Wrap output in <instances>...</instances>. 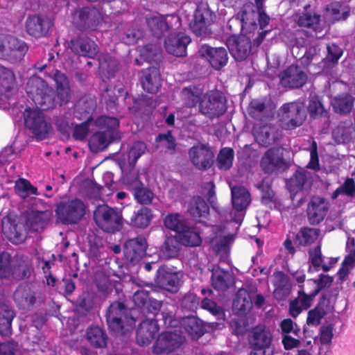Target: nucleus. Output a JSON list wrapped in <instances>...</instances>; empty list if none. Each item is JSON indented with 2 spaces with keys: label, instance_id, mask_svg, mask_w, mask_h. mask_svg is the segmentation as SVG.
Masks as SVG:
<instances>
[{
  "label": "nucleus",
  "instance_id": "obj_17",
  "mask_svg": "<svg viewBox=\"0 0 355 355\" xmlns=\"http://www.w3.org/2000/svg\"><path fill=\"white\" fill-rule=\"evenodd\" d=\"M67 46L74 54L89 58H94L98 52L96 42L83 34L71 38Z\"/></svg>",
  "mask_w": 355,
  "mask_h": 355
},
{
  "label": "nucleus",
  "instance_id": "obj_37",
  "mask_svg": "<svg viewBox=\"0 0 355 355\" xmlns=\"http://www.w3.org/2000/svg\"><path fill=\"white\" fill-rule=\"evenodd\" d=\"M51 214L49 211L31 210L26 217V224L35 232L42 230L48 223Z\"/></svg>",
  "mask_w": 355,
  "mask_h": 355
},
{
  "label": "nucleus",
  "instance_id": "obj_8",
  "mask_svg": "<svg viewBox=\"0 0 355 355\" xmlns=\"http://www.w3.org/2000/svg\"><path fill=\"white\" fill-rule=\"evenodd\" d=\"M95 103L93 101H79L75 106L74 116L80 120L85 121L76 125L73 131V137L76 140H84L89 132L90 127L94 125V121L91 114L94 112Z\"/></svg>",
  "mask_w": 355,
  "mask_h": 355
},
{
  "label": "nucleus",
  "instance_id": "obj_11",
  "mask_svg": "<svg viewBox=\"0 0 355 355\" xmlns=\"http://www.w3.org/2000/svg\"><path fill=\"white\" fill-rule=\"evenodd\" d=\"M185 336L182 330L167 331L159 335L153 345L155 354H169L179 349L184 343Z\"/></svg>",
  "mask_w": 355,
  "mask_h": 355
},
{
  "label": "nucleus",
  "instance_id": "obj_58",
  "mask_svg": "<svg viewBox=\"0 0 355 355\" xmlns=\"http://www.w3.org/2000/svg\"><path fill=\"white\" fill-rule=\"evenodd\" d=\"M326 311L321 303H319L313 309L308 313L306 323L309 326H318L322 318L325 315Z\"/></svg>",
  "mask_w": 355,
  "mask_h": 355
},
{
  "label": "nucleus",
  "instance_id": "obj_50",
  "mask_svg": "<svg viewBox=\"0 0 355 355\" xmlns=\"http://www.w3.org/2000/svg\"><path fill=\"white\" fill-rule=\"evenodd\" d=\"M148 24L152 33L157 38L161 37L167 31L164 16H153L148 20Z\"/></svg>",
  "mask_w": 355,
  "mask_h": 355
},
{
  "label": "nucleus",
  "instance_id": "obj_20",
  "mask_svg": "<svg viewBox=\"0 0 355 355\" xmlns=\"http://www.w3.org/2000/svg\"><path fill=\"white\" fill-rule=\"evenodd\" d=\"M155 317L153 315L148 317L139 324L136 336L137 342L139 345L146 346L149 345L157 334L159 327L157 322L161 319H156Z\"/></svg>",
  "mask_w": 355,
  "mask_h": 355
},
{
  "label": "nucleus",
  "instance_id": "obj_19",
  "mask_svg": "<svg viewBox=\"0 0 355 355\" xmlns=\"http://www.w3.org/2000/svg\"><path fill=\"white\" fill-rule=\"evenodd\" d=\"M318 293V288L314 290L306 286H300L298 296L291 301L289 306V313L292 317L296 318L303 310H306L311 305L312 301Z\"/></svg>",
  "mask_w": 355,
  "mask_h": 355
},
{
  "label": "nucleus",
  "instance_id": "obj_25",
  "mask_svg": "<svg viewBox=\"0 0 355 355\" xmlns=\"http://www.w3.org/2000/svg\"><path fill=\"white\" fill-rule=\"evenodd\" d=\"M280 84L284 87L300 88L307 80V76L301 67L291 65L279 75Z\"/></svg>",
  "mask_w": 355,
  "mask_h": 355
},
{
  "label": "nucleus",
  "instance_id": "obj_23",
  "mask_svg": "<svg viewBox=\"0 0 355 355\" xmlns=\"http://www.w3.org/2000/svg\"><path fill=\"white\" fill-rule=\"evenodd\" d=\"M309 272H318L322 270L328 272L337 262V259L325 257L322 254L321 245H317L309 250Z\"/></svg>",
  "mask_w": 355,
  "mask_h": 355
},
{
  "label": "nucleus",
  "instance_id": "obj_21",
  "mask_svg": "<svg viewBox=\"0 0 355 355\" xmlns=\"http://www.w3.org/2000/svg\"><path fill=\"white\" fill-rule=\"evenodd\" d=\"M133 302L136 306L144 313L157 316L162 305V302L155 300L149 296V292L144 289H139L133 295Z\"/></svg>",
  "mask_w": 355,
  "mask_h": 355
},
{
  "label": "nucleus",
  "instance_id": "obj_64",
  "mask_svg": "<svg viewBox=\"0 0 355 355\" xmlns=\"http://www.w3.org/2000/svg\"><path fill=\"white\" fill-rule=\"evenodd\" d=\"M201 306L218 318L223 314L222 309L214 301L207 297L202 300Z\"/></svg>",
  "mask_w": 355,
  "mask_h": 355
},
{
  "label": "nucleus",
  "instance_id": "obj_29",
  "mask_svg": "<svg viewBox=\"0 0 355 355\" xmlns=\"http://www.w3.org/2000/svg\"><path fill=\"white\" fill-rule=\"evenodd\" d=\"M180 282L177 273L166 270L164 266L157 269L155 282L160 288L170 292H175L178 289Z\"/></svg>",
  "mask_w": 355,
  "mask_h": 355
},
{
  "label": "nucleus",
  "instance_id": "obj_9",
  "mask_svg": "<svg viewBox=\"0 0 355 355\" xmlns=\"http://www.w3.org/2000/svg\"><path fill=\"white\" fill-rule=\"evenodd\" d=\"M28 47L22 40L15 37L0 36V58L10 62H17L22 60Z\"/></svg>",
  "mask_w": 355,
  "mask_h": 355
},
{
  "label": "nucleus",
  "instance_id": "obj_41",
  "mask_svg": "<svg viewBox=\"0 0 355 355\" xmlns=\"http://www.w3.org/2000/svg\"><path fill=\"white\" fill-rule=\"evenodd\" d=\"M333 110L336 113H349L354 105V98L349 93H343L335 96L331 102Z\"/></svg>",
  "mask_w": 355,
  "mask_h": 355
},
{
  "label": "nucleus",
  "instance_id": "obj_3",
  "mask_svg": "<svg viewBox=\"0 0 355 355\" xmlns=\"http://www.w3.org/2000/svg\"><path fill=\"white\" fill-rule=\"evenodd\" d=\"M94 126L104 130L96 132L89 139V145L92 151H102L110 144L120 140L121 134L118 130L119 120L117 118L106 115L100 116L95 119Z\"/></svg>",
  "mask_w": 355,
  "mask_h": 355
},
{
  "label": "nucleus",
  "instance_id": "obj_15",
  "mask_svg": "<svg viewBox=\"0 0 355 355\" xmlns=\"http://www.w3.org/2000/svg\"><path fill=\"white\" fill-rule=\"evenodd\" d=\"M85 206L79 199H73L60 203L56 209V214L64 223H76L85 215Z\"/></svg>",
  "mask_w": 355,
  "mask_h": 355
},
{
  "label": "nucleus",
  "instance_id": "obj_7",
  "mask_svg": "<svg viewBox=\"0 0 355 355\" xmlns=\"http://www.w3.org/2000/svg\"><path fill=\"white\" fill-rule=\"evenodd\" d=\"M227 109L226 97L218 90L207 92L199 102L200 113L210 119L219 118L225 113Z\"/></svg>",
  "mask_w": 355,
  "mask_h": 355
},
{
  "label": "nucleus",
  "instance_id": "obj_34",
  "mask_svg": "<svg viewBox=\"0 0 355 355\" xmlns=\"http://www.w3.org/2000/svg\"><path fill=\"white\" fill-rule=\"evenodd\" d=\"M253 135L255 140L260 145L268 146L274 143L277 139L276 128L270 125L254 126Z\"/></svg>",
  "mask_w": 355,
  "mask_h": 355
},
{
  "label": "nucleus",
  "instance_id": "obj_48",
  "mask_svg": "<svg viewBox=\"0 0 355 355\" xmlns=\"http://www.w3.org/2000/svg\"><path fill=\"white\" fill-rule=\"evenodd\" d=\"M257 8L259 25L260 29L263 31L258 33L257 37L254 39V44L259 46L263 41L266 34L269 32V31L263 29L268 25L270 19L262 8L258 6Z\"/></svg>",
  "mask_w": 355,
  "mask_h": 355
},
{
  "label": "nucleus",
  "instance_id": "obj_52",
  "mask_svg": "<svg viewBox=\"0 0 355 355\" xmlns=\"http://www.w3.org/2000/svg\"><path fill=\"white\" fill-rule=\"evenodd\" d=\"M178 252L179 244L178 241L173 237L166 238L162 247L163 257L166 259H172L177 257Z\"/></svg>",
  "mask_w": 355,
  "mask_h": 355
},
{
  "label": "nucleus",
  "instance_id": "obj_46",
  "mask_svg": "<svg viewBox=\"0 0 355 355\" xmlns=\"http://www.w3.org/2000/svg\"><path fill=\"white\" fill-rule=\"evenodd\" d=\"M319 232V230L316 228H301L296 234L295 242L302 246L311 245L317 240Z\"/></svg>",
  "mask_w": 355,
  "mask_h": 355
},
{
  "label": "nucleus",
  "instance_id": "obj_40",
  "mask_svg": "<svg viewBox=\"0 0 355 355\" xmlns=\"http://www.w3.org/2000/svg\"><path fill=\"white\" fill-rule=\"evenodd\" d=\"M99 70L108 78L114 76L119 69V62L108 53H101L98 57Z\"/></svg>",
  "mask_w": 355,
  "mask_h": 355
},
{
  "label": "nucleus",
  "instance_id": "obj_1",
  "mask_svg": "<svg viewBox=\"0 0 355 355\" xmlns=\"http://www.w3.org/2000/svg\"><path fill=\"white\" fill-rule=\"evenodd\" d=\"M42 71L49 73V76L53 79L57 86V94L52 87L42 78L37 76H31L26 85V92L28 96L32 99L35 105L43 110H48L53 108L59 102L60 105L66 104L70 99V87L67 77L63 73L57 69L51 68V64H46L37 67Z\"/></svg>",
  "mask_w": 355,
  "mask_h": 355
},
{
  "label": "nucleus",
  "instance_id": "obj_43",
  "mask_svg": "<svg viewBox=\"0 0 355 355\" xmlns=\"http://www.w3.org/2000/svg\"><path fill=\"white\" fill-rule=\"evenodd\" d=\"M347 249L349 253L343 260L338 272V278L341 282L345 280L349 271L355 267V245L354 241H352V244L347 242Z\"/></svg>",
  "mask_w": 355,
  "mask_h": 355
},
{
  "label": "nucleus",
  "instance_id": "obj_51",
  "mask_svg": "<svg viewBox=\"0 0 355 355\" xmlns=\"http://www.w3.org/2000/svg\"><path fill=\"white\" fill-rule=\"evenodd\" d=\"M340 195L350 198L355 196V182L353 178H347L344 183L332 193L331 198L335 200Z\"/></svg>",
  "mask_w": 355,
  "mask_h": 355
},
{
  "label": "nucleus",
  "instance_id": "obj_12",
  "mask_svg": "<svg viewBox=\"0 0 355 355\" xmlns=\"http://www.w3.org/2000/svg\"><path fill=\"white\" fill-rule=\"evenodd\" d=\"M231 194L233 209L230 213V220L240 224L250 202V194L245 187L241 186L232 187Z\"/></svg>",
  "mask_w": 355,
  "mask_h": 355
},
{
  "label": "nucleus",
  "instance_id": "obj_26",
  "mask_svg": "<svg viewBox=\"0 0 355 355\" xmlns=\"http://www.w3.org/2000/svg\"><path fill=\"white\" fill-rule=\"evenodd\" d=\"M199 53L206 58L214 69L219 70L227 63V53L223 47L214 48L204 44L200 47Z\"/></svg>",
  "mask_w": 355,
  "mask_h": 355
},
{
  "label": "nucleus",
  "instance_id": "obj_62",
  "mask_svg": "<svg viewBox=\"0 0 355 355\" xmlns=\"http://www.w3.org/2000/svg\"><path fill=\"white\" fill-rule=\"evenodd\" d=\"M280 327L283 334L288 335L293 334L298 338H300V329L296 324H294L290 318L283 320L280 323Z\"/></svg>",
  "mask_w": 355,
  "mask_h": 355
},
{
  "label": "nucleus",
  "instance_id": "obj_16",
  "mask_svg": "<svg viewBox=\"0 0 355 355\" xmlns=\"http://www.w3.org/2000/svg\"><path fill=\"white\" fill-rule=\"evenodd\" d=\"M53 26V21L50 17L40 15L28 16L25 23L28 34L36 38L48 36Z\"/></svg>",
  "mask_w": 355,
  "mask_h": 355
},
{
  "label": "nucleus",
  "instance_id": "obj_60",
  "mask_svg": "<svg viewBox=\"0 0 355 355\" xmlns=\"http://www.w3.org/2000/svg\"><path fill=\"white\" fill-rule=\"evenodd\" d=\"M185 223H182L180 220V215L178 214H168L164 218V225L168 229L175 231L177 234L180 232L181 228L184 227Z\"/></svg>",
  "mask_w": 355,
  "mask_h": 355
},
{
  "label": "nucleus",
  "instance_id": "obj_36",
  "mask_svg": "<svg viewBox=\"0 0 355 355\" xmlns=\"http://www.w3.org/2000/svg\"><path fill=\"white\" fill-rule=\"evenodd\" d=\"M180 242L187 246H199L202 243L200 232L198 227L195 225L185 224L178 234Z\"/></svg>",
  "mask_w": 355,
  "mask_h": 355
},
{
  "label": "nucleus",
  "instance_id": "obj_27",
  "mask_svg": "<svg viewBox=\"0 0 355 355\" xmlns=\"http://www.w3.org/2000/svg\"><path fill=\"white\" fill-rule=\"evenodd\" d=\"M191 40L183 33H174L165 40L164 45L166 51L177 57L186 55L187 45Z\"/></svg>",
  "mask_w": 355,
  "mask_h": 355
},
{
  "label": "nucleus",
  "instance_id": "obj_33",
  "mask_svg": "<svg viewBox=\"0 0 355 355\" xmlns=\"http://www.w3.org/2000/svg\"><path fill=\"white\" fill-rule=\"evenodd\" d=\"M272 340V336L268 331L264 329L255 328L250 339V343L252 347V351L257 349H261V351L272 350L271 347Z\"/></svg>",
  "mask_w": 355,
  "mask_h": 355
},
{
  "label": "nucleus",
  "instance_id": "obj_39",
  "mask_svg": "<svg viewBox=\"0 0 355 355\" xmlns=\"http://www.w3.org/2000/svg\"><path fill=\"white\" fill-rule=\"evenodd\" d=\"M14 317V311L8 305L0 304V334L2 336L11 335V324Z\"/></svg>",
  "mask_w": 355,
  "mask_h": 355
},
{
  "label": "nucleus",
  "instance_id": "obj_44",
  "mask_svg": "<svg viewBox=\"0 0 355 355\" xmlns=\"http://www.w3.org/2000/svg\"><path fill=\"white\" fill-rule=\"evenodd\" d=\"M86 337L95 348H103L107 345V336L98 327H90L87 329Z\"/></svg>",
  "mask_w": 355,
  "mask_h": 355
},
{
  "label": "nucleus",
  "instance_id": "obj_35",
  "mask_svg": "<svg viewBox=\"0 0 355 355\" xmlns=\"http://www.w3.org/2000/svg\"><path fill=\"white\" fill-rule=\"evenodd\" d=\"M327 211V208L322 198H313L307 209L308 218L310 223L312 225L320 223L324 218Z\"/></svg>",
  "mask_w": 355,
  "mask_h": 355
},
{
  "label": "nucleus",
  "instance_id": "obj_31",
  "mask_svg": "<svg viewBox=\"0 0 355 355\" xmlns=\"http://www.w3.org/2000/svg\"><path fill=\"white\" fill-rule=\"evenodd\" d=\"M143 89L151 94L156 93L161 87V78L157 67H150L143 71L141 79Z\"/></svg>",
  "mask_w": 355,
  "mask_h": 355
},
{
  "label": "nucleus",
  "instance_id": "obj_59",
  "mask_svg": "<svg viewBox=\"0 0 355 355\" xmlns=\"http://www.w3.org/2000/svg\"><path fill=\"white\" fill-rule=\"evenodd\" d=\"M333 282V278L327 275L321 274L319 278L317 279H308L306 283V286L317 290L318 288V293L322 288L329 287Z\"/></svg>",
  "mask_w": 355,
  "mask_h": 355
},
{
  "label": "nucleus",
  "instance_id": "obj_55",
  "mask_svg": "<svg viewBox=\"0 0 355 355\" xmlns=\"http://www.w3.org/2000/svg\"><path fill=\"white\" fill-rule=\"evenodd\" d=\"M15 82V75L12 70L0 65V90L9 91Z\"/></svg>",
  "mask_w": 355,
  "mask_h": 355
},
{
  "label": "nucleus",
  "instance_id": "obj_10",
  "mask_svg": "<svg viewBox=\"0 0 355 355\" xmlns=\"http://www.w3.org/2000/svg\"><path fill=\"white\" fill-rule=\"evenodd\" d=\"M36 107L38 110L31 109L30 107L25 110L24 113V123L26 127L35 135L37 139H43L48 137L52 127L51 123L45 120L44 114L40 112L42 110L37 105Z\"/></svg>",
  "mask_w": 355,
  "mask_h": 355
},
{
  "label": "nucleus",
  "instance_id": "obj_28",
  "mask_svg": "<svg viewBox=\"0 0 355 355\" xmlns=\"http://www.w3.org/2000/svg\"><path fill=\"white\" fill-rule=\"evenodd\" d=\"M189 155L192 163L198 169L205 170L211 166L214 155L210 149L205 145L192 147Z\"/></svg>",
  "mask_w": 355,
  "mask_h": 355
},
{
  "label": "nucleus",
  "instance_id": "obj_53",
  "mask_svg": "<svg viewBox=\"0 0 355 355\" xmlns=\"http://www.w3.org/2000/svg\"><path fill=\"white\" fill-rule=\"evenodd\" d=\"M14 272L12 265V257L8 252H2L0 253V278H8Z\"/></svg>",
  "mask_w": 355,
  "mask_h": 355
},
{
  "label": "nucleus",
  "instance_id": "obj_22",
  "mask_svg": "<svg viewBox=\"0 0 355 355\" xmlns=\"http://www.w3.org/2000/svg\"><path fill=\"white\" fill-rule=\"evenodd\" d=\"M261 166L266 173L284 171L287 164L283 158L282 150L279 148L268 149L261 160Z\"/></svg>",
  "mask_w": 355,
  "mask_h": 355
},
{
  "label": "nucleus",
  "instance_id": "obj_32",
  "mask_svg": "<svg viewBox=\"0 0 355 355\" xmlns=\"http://www.w3.org/2000/svg\"><path fill=\"white\" fill-rule=\"evenodd\" d=\"M310 178V174L306 171L303 169L296 171L286 182V187L291 196H295L299 191L303 190L306 186L309 185Z\"/></svg>",
  "mask_w": 355,
  "mask_h": 355
},
{
  "label": "nucleus",
  "instance_id": "obj_24",
  "mask_svg": "<svg viewBox=\"0 0 355 355\" xmlns=\"http://www.w3.org/2000/svg\"><path fill=\"white\" fill-rule=\"evenodd\" d=\"M146 249V239L143 236H137L125 241L123 253L127 261L135 264L145 256Z\"/></svg>",
  "mask_w": 355,
  "mask_h": 355
},
{
  "label": "nucleus",
  "instance_id": "obj_5",
  "mask_svg": "<svg viewBox=\"0 0 355 355\" xmlns=\"http://www.w3.org/2000/svg\"><path fill=\"white\" fill-rule=\"evenodd\" d=\"M159 315L162 317V325L166 328L178 327L180 324L179 330L187 334L192 339H198L205 334L203 322L198 318L186 317L179 321L174 318L172 312L164 310Z\"/></svg>",
  "mask_w": 355,
  "mask_h": 355
},
{
  "label": "nucleus",
  "instance_id": "obj_14",
  "mask_svg": "<svg viewBox=\"0 0 355 355\" xmlns=\"http://www.w3.org/2000/svg\"><path fill=\"white\" fill-rule=\"evenodd\" d=\"M214 13L206 3H200L197 6L193 20L190 22L191 30L198 36L207 33L208 27L214 23Z\"/></svg>",
  "mask_w": 355,
  "mask_h": 355
},
{
  "label": "nucleus",
  "instance_id": "obj_2",
  "mask_svg": "<svg viewBox=\"0 0 355 355\" xmlns=\"http://www.w3.org/2000/svg\"><path fill=\"white\" fill-rule=\"evenodd\" d=\"M255 14L242 11L238 16L229 21V26L236 24L239 26L242 34L239 36L235 35L229 37L226 45L231 55L237 61L245 60L250 54L251 50V34L257 29V24L254 19Z\"/></svg>",
  "mask_w": 355,
  "mask_h": 355
},
{
  "label": "nucleus",
  "instance_id": "obj_30",
  "mask_svg": "<svg viewBox=\"0 0 355 355\" xmlns=\"http://www.w3.org/2000/svg\"><path fill=\"white\" fill-rule=\"evenodd\" d=\"M13 297L15 302L21 309L31 307L36 301L35 292L27 284L19 285L15 290Z\"/></svg>",
  "mask_w": 355,
  "mask_h": 355
},
{
  "label": "nucleus",
  "instance_id": "obj_6",
  "mask_svg": "<svg viewBox=\"0 0 355 355\" xmlns=\"http://www.w3.org/2000/svg\"><path fill=\"white\" fill-rule=\"evenodd\" d=\"M94 220L97 226L105 232L114 233L123 227V218L116 209L103 204L94 211Z\"/></svg>",
  "mask_w": 355,
  "mask_h": 355
},
{
  "label": "nucleus",
  "instance_id": "obj_45",
  "mask_svg": "<svg viewBox=\"0 0 355 355\" xmlns=\"http://www.w3.org/2000/svg\"><path fill=\"white\" fill-rule=\"evenodd\" d=\"M209 207L205 200L200 196L193 197L190 202L188 211L194 218L205 217L209 214Z\"/></svg>",
  "mask_w": 355,
  "mask_h": 355
},
{
  "label": "nucleus",
  "instance_id": "obj_63",
  "mask_svg": "<svg viewBox=\"0 0 355 355\" xmlns=\"http://www.w3.org/2000/svg\"><path fill=\"white\" fill-rule=\"evenodd\" d=\"M141 33L138 29H129L126 33L120 36V39L123 43L127 45L135 44L141 37Z\"/></svg>",
  "mask_w": 355,
  "mask_h": 355
},
{
  "label": "nucleus",
  "instance_id": "obj_57",
  "mask_svg": "<svg viewBox=\"0 0 355 355\" xmlns=\"http://www.w3.org/2000/svg\"><path fill=\"white\" fill-rule=\"evenodd\" d=\"M134 196L137 201L142 205H148L151 203L153 198V192L144 187L141 184L135 186L133 189Z\"/></svg>",
  "mask_w": 355,
  "mask_h": 355
},
{
  "label": "nucleus",
  "instance_id": "obj_18",
  "mask_svg": "<svg viewBox=\"0 0 355 355\" xmlns=\"http://www.w3.org/2000/svg\"><path fill=\"white\" fill-rule=\"evenodd\" d=\"M127 309L121 302H114L108 308L106 320L109 329L116 333H122L125 320L127 319Z\"/></svg>",
  "mask_w": 355,
  "mask_h": 355
},
{
  "label": "nucleus",
  "instance_id": "obj_54",
  "mask_svg": "<svg viewBox=\"0 0 355 355\" xmlns=\"http://www.w3.org/2000/svg\"><path fill=\"white\" fill-rule=\"evenodd\" d=\"M211 282L213 286L218 290H224L227 288L225 277L227 272L217 266H214L211 270Z\"/></svg>",
  "mask_w": 355,
  "mask_h": 355
},
{
  "label": "nucleus",
  "instance_id": "obj_49",
  "mask_svg": "<svg viewBox=\"0 0 355 355\" xmlns=\"http://www.w3.org/2000/svg\"><path fill=\"white\" fill-rule=\"evenodd\" d=\"M234 153L230 148H222L217 157V166L221 170L230 169L233 163Z\"/></svg>",
  "mask_w": 355,
  "mask_h": 355
},
{
  "label": "nucleus",
  "instance_id": "obj_61",
  "mask_svg": "<svg viewBox=\"0 0 355 355\" xmlns=\"http://www.w3.org/2000/svg\"><path fill=\"white\" fill-rule=\"evenodd\" d=\"M157 53V46L148 44L139 49L140 60L150 62L154 60Z\"/></svg>",
  "mask_w": 355,
  "mask_h": 355
},
{
  "label": "nucleus",
  "instance_id": "obj_42",
  "mask_svg": "<svg viewBox=\"0 0 355 355\" xmlns=\"http://www.w3.org/2000/svg\"><path fill=\"white\" fill-rule=\"evenodd\" d=\"M153 218L152 210L148 207H143L134 212L130 219V224L133 227L144 229L150 225Z\"/></svg>",
  "mask_w": 355,
  "mask_h": 355
},
{
  "label": "nucleus",
  "instance_id": "obj_4",
  "mask_svg": "<svg viewBox=\"0 0 355 355\" xmlns=\"http://www.w3.org/2000/svg\"><path fill=\"white\" fill-rule=\"evenodd\" d=\"M279 122L282 128L294 130L301 126L306 119V109L303 101L284 103L279 109Z\"/></svg>",
  "mask_w": 355,
  "mask_h": 355
},
{
  "label": "nucleus",
  "instance_id": "obj_47",
  "mask_svg": "<svg viewBox=\"0 0 355 355\" xmlns=\"http://www.w3.org/2000/svg\"><path fill=\"white\" fill-rule=\"evenodd\" d=\"M15 190V193L22 198H26L30 195H40L37 189L31 184L28 180L24 178H20L16 181Z\"/></svg>",
  "mask_w": 355,
  "mask_h": 355
},
{
  "label": "nucleus",
  "instance_id": "obj_38",
  "mask_svg": "<svg viewBox=\"0 0 355 355\" xmlns=\"http://www.w3.org/2000/svg\"><path fill=\"white\" fill-rule=\"evenodd\" d=\"M297 24L300 26L307 27L315 32L322 30L320 15L311 10V6L304 7V12L299 17Z\"/></svg>",
  "mask_w": 355,
  "mask_h": 355
},
{
  "label": "nucleus",
  "instance_id": "obj_13",
  "mask_svg": "<svg viewBox=\"0 0 355 355\" xmlns=\"http://www.w3.org/2000/svg\"><path fill=\"white\" fill-rule=\"evenodd\" d=\"M73 22L80 30L94 31L101 24L103 16L95 8L84 7L73 14Z\"/></svg>",
  "mask_w": 355,
  "mask_h": 355
},
{
  "label": "nucleus",
  "instance_id": "obj_56",
  "mask_svg": "<svg viewBox=\"0 0 355 355\" xmlns=\"http://www.w3.org/2000/svg\"><path fill=\"white\" fill-rule=\"evenodd\" d=\"M147 149L144 142L141 141H135L129 149L128 160L130 164L134 165L137 159L145 153Z\"/></svg>",
  "mask_w": 355,
  "mask_h": 355
}]
</instances>
